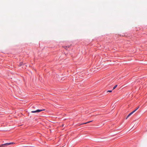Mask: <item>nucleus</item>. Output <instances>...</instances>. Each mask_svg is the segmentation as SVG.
<instances>
[{"label": "nucleus", "instance_id": "obj_1", "mask_svg": "<svg viewBox=\"0 0 147 147\" xmlns=\"http://www.w3.org/2000/svg\"><path fill=\"white\" fill-rule=\"evenodd\" d=\"M44 110H45V109H42V110L38 109L36 111H31V113H38V112H40L42 111H44Z\"/></svg>", "mask_w": 147, "mask_h": 147}, {"label": "nucleus", "instance_id": "obj_2", "mask_svg": "<svg viewBox=\"0 0 147 147\" xmlns=\"http://www.w3.org/2000/svg\"><path fill=\"white\" fill-rule=\"evenodd\" d=\"M14 144L13 142H10V143H5L4 144L5 145H6L7 146L11 145V144Z\"/></svg>", "mask_w": 147, "mask_h": 147}, {"label": "nucleus", "instance_id": "obj_3", "mask_svg": "<svg viewBox=\"0 0 147 147\" xmlns=\"http://www.w3.org/2000/svg\"><path fill=\"white\" fill-rule=\"evenodd\" d=\"M134 113V112H132L131 113H130L127 116L126 119H127L132 114Z\"/></svg>", "mask_w": 147, "mask_h": 147}, {"label": "nucleus", "instance_id": "obj_4", "mask_svg": "<svg viewBox=\"0 0 147 147\" xmlns=\"http://www.w3.org/2000/svg\"><path fill=\"white\" fill-rule=\"evenodd\" d=\"M92 121H88V122H86V123H83L82 124H86L87 123H89L91 122Z\"/></svg>", "mask_w": 147, "mask_h": 147}, {"label": "nucleus", "instance_id": "obj_5", "mask_svg": "<svg viewBox=\"0 0 147 147\" xmlns=\"http://www.w3.org/2000/svg\"><path fill=\"white\" fill-rule=\"evenodd\" d=\"M139 108V107H138L135 110H134L133 112H134V113Z\"/></svg>", "mask_w": 147, "mask_h": 147}, {"label": "nucleus", "instance_id": "obj_6", "mask_svg": "<svg viewBox=\"0 0 147 147\" xmlns=\"http://www.w3.org/2000/svg\"><path fill=\"white\" fill-rule=\"evenodd\" d=\"M4 146H5V145L4 144H2L0 146V147H5Z\"/></svg>", "mask_w": 147, "mask_h": 147}, {"label": "nucleus", "instance_id": "obj_7", "mask_svg": "<svg viewBox=\"0 0 147 147\" xmlns=\"http://www.w3.org/2000/svg\"><path fill=\"white\" fill-rule=\"evenodd\" d=\"M63 47L65 49H67V47L69 48V46H64Z\"/></svg>", "mask_w": 147, "mask_h": 147}, {"label": "nucleus", "instance_id": "obj_8", "mask_svg": "<svg viewBox=\"0 0 147 147\" xmlns=\"http://www.w3.org/2000/svg\"><path fill=\"white\" fill-rule=\"evenodd\" d=\"M117 85H115L113 88V90L115 89L117 87Z\"/></svg>", "mask_w": 147, "mask_h": 147}, {"label": "nucleus", "instance_id": "obj_9", "mask_svg": "<svg viewBox=\"0 0 147 147\" xmlns=\"http://www.w3.org/2000/svg\"><path fill=\"white\" fill-rule=\"evenodd\" d=\"M112 92V91L111 90H108L107 91V92Z\"/></svg>", "mask_w": 147, "mask_h": 147}, {"label": "nucleus", "instance_id": "obj_10", "mask_svg": "<svg viewBox=\"0 0 147 147\" xmlns=\"http://www.w3.org/2000/svg\"><path fill=\"white\" fill-rule=\"evenodd\" d=\"M5 147V146H7L6 145H5L4 146Z\"/></svg>", "mask_w": 147, "mask_h": 147}, {"label": "nucleus", "instance_id": "obj_11", "mask_svg": "<svg viewBox=\"0 0 147 147\" xmlns=\"http://www.w3.org/2000/svg\"><path fill=\"white\" fill-rule=\"evenodd\" d=\"M32 107L34 108V107Z\"/></svg>", "mask_w": 147, "mask_h": 147}]
</instances>
